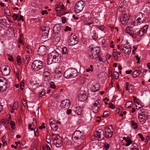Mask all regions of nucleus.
Here are the masks:
<instances>
[{"instance_id":"nucleus-6","label":"nucleus","mask_w":150,"mask_h":150,"mask_svg":"<svg viewBox=\"0 0 150 150\" xmlns=\"http://www.w3.org/2000/svg\"><path fill=\"white\" fill-rule=\"evenodd\" d=\"M65 10V8L63 3H57V16L61 17L64 15Z\"/></svg>"},{"instance_id":"nucleus-25","label":"nucleus","mask_w":150,"mask_h":150,"mask_svg":"<svg viewBox=\"0 0 150 150\" xmlns=\"http://www.w3.org/2000/svg\"><path fill=\"white\" fill-rule=\"evenodd\" d=\"M62 145V138L59 135L57 134V147H60Z\"/></svg>"},{"instance_id":"nucleus-39","label":"nucleus","mask_w":150,"mask_h":150,"mask_svg":"<svg viewBox=\"0 0 150 150\" xmlns=\"http://www.w3.org/2000/svg\"><path fill=\"white\" fill-rule=\"evenodd\" d=\"M148 28V25H145L144 26L141 30L145 33H146V31Z\"/></svg>"},{"instance_id":"nucleus-7","label":"nucleus","mask_w":150,"mask_h":150,"mask_svg":"<svg viewBox=\"0 0 150 150\" xmlns=\"http://www.w3.org/2000/svg\"><path fill=\"white\" fill-rule=\"evenodd\" d=\"M149 116L147 115L146 111H141L138 115V119L141 124H143L148 119Z\"/></svg>"},{"instance_id":"nucleus-17","label":"nucleus","mask_w":150,"mask_h":150,"mask_svg":"<svg viewBox=\"0 0 150 150\" xmlns=\"http://www.w3.org/2000/svg\"><path fill=\"white\" fill-rule=\"evenodd\" d=\"M87 98V96L84 91H81L79 93L78 95V99L79 100L83 101L86 100Z\"/></svg>"},{"instance_id":"nucleus-23","label":"nucleus","mask_w":150,"mask_h":150,"mask_svg":"<svg viewBox=\"0 0 150 150\" xmlns=\"http://www.w3.org/2000/svg\"><path fill=\"white\" fill-rule=\"evenodd\" d=\"M50 124L51 128L53 131H56V122L53 119H50Z\"/></svg>"},{"instance_id":"nucleus-9","label":"nucleus","mask_w":150,"mask_h":150,"mask_svg":"<svg viewBox=\"0 0 150 150\" xmlns=\"http://www.w3.org/2000/svg\"><path fill=\"white\" fill-rule=\"evenodd\" d=\"M54 53H56V50H54L52 52L50 53L48 56L47 61L48 64L49 65L53 63H56V54H54Z\"/></svg>"},{"instance_id":"nucleus-58","label":"nucleus","mask_w":150,"mask_h":150,"mask_svg":"<svg viewBox=\"0 0 150 150\" xmlns=\"http://www.w3.org/2000/svg\"><path fill=\"white\" fill-rule=\"evenodd\" d=\"M109 147V144L107 143L105 144L104 145V147L106 150H107L108 149Z\"/></svg>"},{"instance_id":"nucleus-16","label":"nucleus","mask_w":150,"mask_h":150,"mask_svg":"<svg viewBox=\"0 0 150 150\" xmlns=\"http://www.w3.org/2000/svg\"><path fill=\"white\" fill-rule=\"evenodd\" d=\"M128 6L127 1H123L120 4L118 8V10L120 12H123L126 8Z\"/></svg>"},{"instance_id":"nucleus-27","label":"nucleus","mask_w":150,"mask_h":150,"mask_svg":"<svg viewBox=\"0 0 150 150\" xmlns=\"http://www.w3.org/2000/svg\"><path fill=\"white\" fill-rule=\"evenodd\" d=\"M136 107L137 109L139 110L142 108L144 106V105L138 100L136 101Z\"/></svg>"},{"instance_id":"nucleus-29","label":"nucleus","mask_w":150,"mask_h":150,"mask_svg":"<svg viewBox=\"0 0 150 150\" xmlns=\"http://www.w3.org/2000/svg\"><path fill=\"white\" fill-rule=\"evenodd\" d=\"M99 88V86L98 84L96 83L92 87L91 89L92 92H95L97 91Z\"/></svg>"},{"instance_id":"nucleus-4","label":"nucleus","mask_w":150,"mask_h":150,"mask_svg":"<svg viewBox=\"0 0 150 150\" xmlns=\"http://www.w3.org/2000/svg\"><path fill=\"white\" fill-rule=\"evenodd\" d=\"M104 131L101 129H98L94 133L93 136L92 137L93 140H101L104 139Z\"/></svg>"},{"instance_id":"nucleus-5","label":"nucleus","mask_w":150,"mask_h":150,"mask_svg":"<svg viewBox=\"0 0 150 150\" xmlns=\"http://www.w3.org/2000/svg\"><path fill=\"white\" fill-rule=\"evenodd\" d=\"M43 67V64L40 60H35L32 64V68L35 71H37L41 69Z\"/></svg>"},{"instance_id":"nucleus-20","label":"nucleus","mask_w":150,"mask_h":150,"mask_svg":"<svg viewBox=\"0 0 150 150\" xmlns=\"http://www.w3.org/2000/svg\"><path fill=\"white\" fill-rule=\"evenodd\" d=\"M43 76L45 81H47L50 80V73L47 69H45L44 70Z\"/></svg>"},{"instance_id":"nucleus-11","label":"nucleus","mask_w":150,"mask_h":150,"mask_svg":"<svg viewBox=\"0 0 150 150\" xmlns=\"http://www.w3.org/2000/svg\"><path fill=\"white\" fill-rule=\"evenodd\" d=\"M121 50L124 54L125 55H128L130 53L131 51V47L128 45H124L121 46Z\"/></svg>"},{"instance_id":"nucleus-32","label":"nucleus","mask_w":150,"mask_h":150,"mask_svg":"<svg viewBox=\"0 0 150 150\" xmlns=\"http://www.w3.org/2000/svg\"><path fill=\"white\" fill-rule=\"evenodd\" d=\"M131 125L132 128L134 129H136L138 127L137 123L133 120L131 121Z\"/></svg>"},{"instance_id":"nucleus-63","label":"nucleus","mask_w":150,"mask_h":150,"mask_svg":"<svg viewBox=\"0 0 150 150\" xmlns=\"http://www.w3.org/2000/svg\"><path fill=\"white\" fill-rule=\"evenodd\" d=\"M138 135L139 137L141 139L142 141H144V138L143 137L141 133H139Z\"/></svg>"},{"instance_id":"nucleus-35","label":"nucleus","mask_w":150,"mask_h":150,"mask_svg":"<svg viewBox=\"0 0 150 150\" xmlns=\"http://www.w3.org/2000/svg\"><path fill=\"white\" fill-rule=\"evenodd\" d=\"M126 143L125 144H124L125 146H128L132 144V142L130 139H127L126 140Z\"/></svg>"},{"instance_id":"nucleus-3","label":"nucleus","mask_w":150,"mask_h":150,"mask_svg":"<svg viewBox=\"0 0 150 150\" xmlns=\"http://www.w3.org/2000/svg\"><path fill=\"white\" fill-rule=\"evenodd\" d=\"M78 74L77 70L75 69H69L65 71L64 74V76L65 78L68 79L76 77Z\"/></svg>"},{"instance_id":"nucleus-46","label":"nucleus","mask_w":150,"mask_h":150,"mask_svg":"<svg viewBox=\"0 0 150 150\" xmlns=\"http://www.w3.org/2000/svg\"><path fill=\"white\" fill-rule=\"evenodd\" d=\"M126 86L125 87V90L126 91H127L129 90V93H131L132 92V91H131L129 89V83L128 82H127L126 83Z\"/></svg>"},{"instance_id":"nucleus-31","label":"nucleus","mask_w":150,"mask_h":150,"mask_svg":"<svg viewBox=\"0 0 150 150\" xmlns=\"http://www.w3.org/2000/svg\"><path fill=\"white\" fill-rule=\"evenodd\" d=\"M73 110L78 115L81 114V110L79 106H77L74 109H73Z\"/></svg>"},{"instance_id":"nucleus-42","label":"nucleus","mask_w":150,"mask_h":150,"mask_svg":"<svg viewBox=\"0 0 150 150\" xmlns=\"http://www.w3.org/2000/svg\"><path fill=\"white\" fill-rule=\"evenodd\" d=\"M10 124L11 128L13 129H14L15 127V124L14 122L13 121H10Z\"/></svg>"},{"instance_id":"nucleus-1","label":"nucleus","mask_w":150,"mask_h":150,"mask_svg":"<svg viewBox=\"0 0 150 150\" xmlns=\"http://www.w3.org/2000/svg\"><path fill=\"white\" fill-rule=\"evenodd\" d=\"M88 50L91 59H95L99 57L100 48L98 47H94L93 45H91L88 48Z\"/></svg>"},{"instance_id":"nucleus-2","label":"nucleus","mask_w":150,"mask_h":150,"mask_svg":"<svg viewBox=\"0 0 150 150\" xmlns=\"http://www.w3.org/2000/svg\"><path fill=\"white\" fill-rule=\"evenodd\" d=\"M84 138L85 136L83 133L78 130L75 131L72 135L73 139L76 142L81 143Z\"/></svg>"},{"instance_id":"nucleus-59","label":"nucleus","mask_w":150,"mask_h":150,"mask_svg":"<svg viewBox=\"0 0 150 150\" xmlns=\"http://www.w3.org/2000/svg\"><path fill=\"white\" fill-rule=\"evenodd\" d=\"M92 23L94 24V21H92V22H84V24L86 25H90L92 24Z\"/></svg>"},{"instance_id":"nucleus-21","label":"nucleus","mask_w":150,"mask_h":150,"mask_svg":"<svg viewBox=\"0 0 150 150\" xmlns=\"http://www.w3.org/2000/svg\"><path fill=\"white\" fill-rule=\"evenodd\" d=\"M132 29V28L131 27L128 26L125 29V32L132 36L133 38H136V35L134 34Z\"/></svg>"},{"instance_id":"nucleus-13","label":"nucleus","mask_w":150,"mask_h":150,"mask_svg":"<svg viewBox=\"0 0 150 150\" xmlns=\"http://www.w3.org/2000/svg\"><path fill=\"white\" fill-rule=\"evenodd\" d=\"M7 82L4 78L0 77V91L2 92L5 90L7 84Z\"/></svg>"},{"instance_id":"nucleus-60","label":"nucleus","mask_w":150,"mask_h":150,"mask_svg":"<svg viewBox=\"0 0 150 150\" xmlns=\"http://www.w3.org/2000/svg\"><path fill=\"white\" fill-rule=\"evenodd\" d=\"M18 17V16L17 14H14L12 16V17L15 20H16Z\"/></svg>"},{"instance_id":"nucleus-18","label":"nucleus","mask_w":150,"mask_h":150,"mask_svg":"<svg viewBox=\"0 0 150 150\" xmlns=\"http://www.w3.org/2000/svg\"><path fill=\"white\" fill-rule=\"evenodd\" d=\"M46 47L44 45L40 46L38 49V54L40 55L44 54L46 52Z\"/></svg>"},{"instance_id":"nucleus-43","label":"nucleus","mask_w":150,"mask_h":150,"mask_svg":"<svg viewBox=\"0 0 150 150\" xmlns=\"http://www.w3.org/2000/svg\"><path fill=\"white\" fill-rule=\"evenodd\" d=\"M14 72L18 79L19 78V70L17 68L14 69Z\"/></svg>"},{"instance_id":"nucleus-8","label":"nucleus","mask_w":150,"mask_h":150,"mask_svg":"<svg viewBox=\"0 0 150 150\" xmlns=\"http://www.w3.org/2000/svg\"><path fill=\"white\" fill-rule=\"evenodd\" d=\"M85 3L82 1L77 2L74 6V11L76 13L81 12L84 7Z\"/></svg>"},{"instance_id":"nucleus-54","label":"nucleus","mask_w":150,"mask_h":150,"mask_svg":"<svg viewBox=\"0 0 150 150\" xmlns=\"http://www.w3.org/2000/svg\"><path fill=\"white\" fill-rule=\"evenodd\" d=\"M18 103L16 102H15L13 104L12 108L13 109L16 110L18 108V105H17Z\"/></svg>"},{"instance_id":"nucleus-45","label":"nucleus","mask_w":150,"mask_h":150,"mask_svg":"<svg viewBox=\"0 0 150 150\" xmlns=\"http://www.w3.org/2000/svg\"><path fill=\"white\" fill-rule=\"evenodd\" d=\"M62 52L63 54H66L68 52L67 51V48L65 47H64L62 49Z\"/></svg>"},{"instance_id":"nucleus-44","label":"nucleus","mask_w":150,"mask_h":150,"mask_svg":"<svg viewBox=\"0 0 150 150\" xmlns=\"http://www.w3.org/2000/svg\"><path fill=\"white\" fill-rule=\"evenodd\" d=\"M93 70V67L92 65H90V67L87 68L86 70V71L87 72H89L90 71L92 72Z\"/></svg>"},{"instance_id":"nucleus-22","label":"nucleus","mask_w":150,"mask_h":150,"mask_svg":"<svg viewBox=\"0 0 150 150\" xmlns=\"http://www.w3.org/2000/svg\"><path fill=\"white\" fill-rule=\"evenodd\" d=\"M1 71L2 74L4 76H8L10 73V68L7 66L4 67L3 69H1Z\"/></svg>"},{"instance_id":"nucleus-37","label":"nucleus","mask_w":150,"mask_h":150,"mask_svg":"<svg viewBox=\"0 0 150 150\" xmlns=\"http://www.w3.org/2000/svg\"><path fill=\"white\" fill-rule=\"evenodd\" d=\"M2 140L3 143V145L4 146H5L6 145V141L7 139L6 138L5 135H4L2 138Z\"/></svg>"},{"instance_id":"nucleus-38","label":"nucleus","mask_w":150,"mask_h":150,"mask_svg":"<svg viewBox=\"0 0 150 150\" xmlns=\"http://www.w3.org/2000/svg\"><path fill=\"white\" fill-rule=\"evenodd\" d=\"M52 140L53 141H54V145H55V146H56V142H54V141L56 140V135L54 134H53L52 133Z\"/></svg>"},{"instance_id":"nucleus-12","label":"nucleus","mask_w":150,"mask_h":150,"mask_svg":"<svg viewBox=\"0 0 150 150\" xmlns=\"http://www.w3.org/2000/svg\"><path fill=\"white\" fill-rule=\"evenodd\" d=\"M78 39L75 35H71L68 40L69 45L73 46L77 44L78 42Z\"/></svg>"},{"instance_id":"nucleus-33","label":"nucleus","mask_w":150,"mask_h":150,"mask_svg":"<svg viewBox=\"0 0 150 150\" xmlns=\"http://www.w3.org/2000/svg\"><path fill=\"white\" fill-rule=\"evenodd\" d=\"M25 50L27 51L28 54H30L32 52V47L29 45H27L26 46Z\"/></svg>"},{"instance_id":"nucleus-24","label":"nucleus","mask_w":150,"mask_h":150,"mask_svg":"<svg viewBox=\"0 0 150 150\" xmlns=\"http://www.w3.org/2000/svg\"><path fill=\"white\" fill-rule=\"evenodd\" d=\"M141 71L140 70L139 68H135L133 71L132 76L134 78H136L141 73Z\"/></svg>"},{"instance_id":"nucleus-47","label":"nucleus","mask_w":150,"mask_h":150,"mask_svg":"<svg viewBox=\"0 0 150 150\" xmlns=\"http://www.w3.org/2000/svg\"><path fill=\"white\" fill-rule=\"evenodd\" d=\"M93 112L94 113H96L98 111V107H94L93 106Z\"/></svg>"},{"instance_id":"nucleus-62","label":"nucleus","mask_w":150,"mask_h":150,"mask_svg":"<svg viewBox=\"0 0 150 150\" xmlns=\"http://www.w3.org/2000/svg\"><path fill=\"white\" fill-rule=\"evenodd\" d=\"M33 122L32 123V124L33 126H36L37 125V122L36 120L34 118H33Z\"/></svg>"},{"instance_id":"nucleus-36","label":"nucleus","mask_w":150,"mask_h":150,"mask_svg":"<svg viewBox=\"0 0 150 150\" xmlns=\"http://www.w3.org/2000/svg\"><path fill=\"white\" fill-rule=\"evenodd\" d=\"M25 60L24 61V64H27L30 60V57L29 55H26L25 57Z\"/></svg>"},{"instance_id":"nucleus-34","label":"nucleus","mask_w":150,"mask_h":150,"mask_svg":"<svg viewBox=\"0 0 150 150\" xmlns=\"http://www.w3.org/2000/svg\"><path fill=\"white\" fill-rule=\"evenodd\" d=\"M125 106L127 108H129L132 106V103L131 101L127 102L125 105Z\"/></svg>"},{"instance_id":"nucleus-50","label":"nucleus","mask_w":150,"mask_h":150,"mask_svg":"<svg viewBox=\"0 0 150 150\" xmlns=\"http://www.w3.org/2000/svg\"><path fill=\"white\" fill-rule=\"evenodd\" d=\"M144 34L145 33L143 32L142 30H140L137 33V35L139 36H141Z\"/></svg>"},{"instance_id":"nucleus-57","label":"nucleus","mask_w":150,"mask_h":150,"mask_svg":"<svg viewBox=\"0 0 150 150\" xmlns=\"http://www.w3.org/2000/svg\"><path fill=\"white\" fill-rule=\"evenodd\" d=\"M109 107L112 109H114L115 108L114 105L111 103H110L109 104Z\"/></svg>"},{"instance_id":"nucleus-14","label":"nucleus","mask_w":150,"mask_h":150,"mask_svg":"<svg viewBox=\"0 0 150 150\" xmlns=\"http://www.w3.org/2000/svg\"><path fill=\"white\" fill-rule=\"evenodd\" d=\"M50 28L48 26H45L42 29V36L43 38L46 39L49 35Z\"/></svg>"},{"instance_id":"nucleus-28","label":"nucleus","mask_w":150,"mask_h":150,"mask_svg":"<svg viewBox=\"0 0 150 150\" xmlns=\"http://www.w3.org/2000/svg\"><path fill=\"white\" fill-rule=\"evenodd\" d=\"M142 18L140 17L138 18L137 19L134 20L133 22V24L134 26H137L139 25V23H142Z\"/></svg>"},{"instance_id":"nucleus-15","label":"nucleus","mask_w":150,"mask_h":150,"mask_svg":"<svg viewBox=\"0 0 150 150\" xmlns=\"http://www.w3.org/2000/svg\"><path fill=\"white\" fill-rule=\"evenodd\" d=\"M113 130L111 125L107 127L105 129V137L107 138H110L112 136Z\"/></svg>"},{"instance_id":"nucleus-64","label":"nucleus","mask_w":150,"mask_h":150,"mask_svg":"<svg viewBox=\"0 0 150 150\" xmlns=\"http://www.w3.org/2000/svg\"><path fill=\"white\" fill-rule=\"evenodd\" d=\"M99 29L101 31H103L105 30V28L104 26L103 25H101L100 26Z\"/></svg>"},{"instance_id":"nucleus-40","label":"nucleus","mask_w":150,"mask_h":150,"mask_svg":"<svg viewBox=\"0 0 150 150\" xmlns=\"http://www.w3.org/2000/svg\"><path fill=\"white\" fill-rule=\"evenodd\" d=\"M62 69H61L60 70H57V77H58L62 78Z\"/></svg>"},{"instance_id":"nucleus-53","label":"nucleus","mask_w":150,"mask_h":150,"mask_svg":"<svg viewBox=\"0 0 150 150\" xmlns=\"http://www.w3.org/2000/svg\"><path fill=\"white\" fill-rule=\"evenodd\" d=\"M132 150H139V149L137 146L136 144H134V145H133Z\"/></svg>"},{"instance_id":"nucleus-10","label":"nucleus","mask_w":150,"mask_h":150,"mask_svg":"<svg viewBox=\"0 0 150 150\" xmlns=\"http://www.w3.org/2000/svg\"><path fill=\"white\" fill-rule=\"evenodd\" d=\"M58 105H59L60 107L62 109L66 110L69 108L70 105V102L69 100L65 99L59 103Z\"/></svg>"},{"instance_id":"nucleus-19","label":"nucleus","mask_w":150,"mask_h":150,"mask_svg":"<svg viewBox=\"0 0 150 150\" xmlns=\"http://www.w3.org/2000/svg\"><path fill=\"white\" fill-rule=\"evenodd\" d=\"M129 17L127 14L124 15L123 14L121 17L120 21L122 24H126L129 20Z\"/></svg>"},{"instance_id":"nucleus-55","label":"nucleus","mask_w":150,"mask_h":150,"mask_svg":"<svg viewBox=\"0 0 150 150\" xmlns=\"http://www.w3.org/2000/svg\"><path fill=\"white\" fill-rule=\"evenodd\" d=\"M109 114L110 113L108 111H106L103 113V117H107L109 116Z\"/></svg>"},{"instance_id":"nucleus-61","label":"nucleus","mask_w":150,"mask_h":150,"mask_svg":"<svg viewBox=\"0 0 150 150\" xmlns=\"http://www.w3.org/2000/svg\"><path fill=\"white\" fill-rule=\"evenodd\" d=\"M8 59L10 61H13V59L12 56H10L9 55H8Z\"/></svg>"},{"instance_id":"nucleus-41","label":"nucleus","mask_w":150,"mask_h":150,"mask_svg":"<svg viewBox=\"0 0 150 150\" xmlns=\"http://www.w3.org/2000/svg\"><path fill=\"white\" fill-rule=\"evenodd\" d=\"M100 100H96V102L93 103V105L94 107H99V105H100Z\"/></svg>"},{"instance_id":"nucleus-48","label":"nucleus","mask_w":150,"mask_h":150,"mask_svg":"<svg viewBox=\"0 0 150 150\" xmlns=\"http://www.w3.org/2000/svg\"><path fill=\"white\" fill-rule=\"evenodd\" d=\"M17 63L18 65H20L21 64V62L20 60L21 59V57L19 55H18L17 57Z\"/></svg>"},{"instance_id":"nucleus-51","label":"nucleus","mask_w":150,"mask_h":150,"mask_svg":"<svg viewBox=\"0 0 150 150\" xmlns=\"http://www.w3.org/2000/svg\"><path fill=\"white\" fill-rule=\"evenodd\" d=\"M56 86L54 83L53 81H51L50 83V88H55Z\"/></svg>"},{"instance_id":"nucleus-26","label":"nucleus","mask_w":150,"mask_h":150,"mask_svg":"<svg viewBox=\"0 0 150 150\" xmlns=\"http://www.w3.org/2000/svg\"><path fill=\"white\" fill-rule=\"evenodd\" d=\"M109 76L111 77L112 79H117L119 76V74L117 72H114L113 74L112 73H110L109 74Z\"/></svg>"},{"instance_id":"nucleus-52","label":"nucleus","mask_w":150,"mask_h":150,"mask_svg":"<svg viewBox=\"0 0 150 150\" xmlns=\"http://www.w3.org/2000/svg\"><path fill=\"white\" fill-rule=\"evenodd\" d=\"M61 60V55L60 54H58L57 58V63H60Z\"/></svg>"},{"instance_id":"nucleus-49","label":"nucleus","mask_w":150,"mask_h":150,"mask_svg":"<svg viewBox=\"0 0 150 150\" xmlns=\"http://www.w3.org/2000/svg\"><path fill=\"white\" fill-rule=\"evenodd\" d=\"M95 33V30H93V35L92 36V38L94 39H97L98 38V35L96 33Z\"/></svg>"},{"instance_id":"nucleus-30","label":"nucleus","mask_w":150,"mask_h":150,"mask_svg":"<svg viewBox=\"0 0 150 150\" xmlns=\"http://www.w3.org/2000/svg\"><path fill=\"white\" fill-rule=\"evenodd\" d=\"M105 74L104 72L100 73L98 75V78L101 81L105 80Z\"/></svg>"},{"instance_id":"nucleus-56","label":"nucleus","mask_w":150,"mask_h":150,"mask_svg":"<svg viewBox=\"0 0 150 150\" xmlns=\"http://www.w3.org/2000/svg\"><path fill=\"white\" fill-rule=\"evenodd\" d=\"M112 56L114 60H117L118 59V57L117 55V53H113Z\"/></svg>"}]
</instances>
